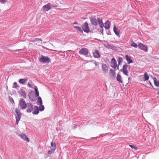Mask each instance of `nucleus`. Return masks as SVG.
I'll return each mask as SVG.
<instances>
[{
  "mask_svg": "<svg viewBox=\"0 0 159 159\" xmlns=\"http://www.w3.org/2000/svg\"><path fill=\"white\" fill-rule=\"evenodd\" d=\"M98 21L101 28H103L104 27L106 29L110 28L111 23L109 21L107 20L103 24L102 19L98 18Z\"/></svg>",
  "mask_w": 159,
  "mask_h": 159,
  "instance_id": "obj_1",
  "label": "nucleus"
},
{
  "mask_svg": "<svg viewBox=\"0 0 159 159\" xmlns=\"http://www.w3.org/2000/svg\"><path fill=\"white\" fill-rule=\"evenodd\" d=\"M39 61L42 63H48L50 61V60L47 57L42 56L40 58H39Z\"/></svg>",
  "mask_w": 159,
  "mask_h": 159,
  "instance_id": "obj_2",
  "label": "nucleus"
},
{
  "mask_svg": "<svg viewBox=\"0 0 159 159\" xmlns=\"http://www.w3.org/2000/svg\"><path fill=\"white\" fill-rule=\"evenodd\" d=\"M15 111L17 115V117H16V123L17 125H18L19 121L20 119L21 114L20 113V111L17 108H16L15 109Z\"/></svg>",
  "mask_w": 159,
  "mask_h": 159,
  "instance_id": "obj_3",
  "label": "nucleus"
},
{
  "mask_svg": "<svg viewBox=\"0 0 159 159\" xmlns=\"http://www.w3.org/2000/svg\"><path fill=\"white\" fill-rule=\"evenodd\" d=\"M19 105L20 108L23 110L25 109L27 107V104L23 99H21L19 101Z\"/></svg>",
  "mask_w": 159,
  "mask_h": 159,
  "instance_id": "obj_4",
  "label": "nucleus"
},
{
  "mask_svg": "<svg viewBox=\"0 0 159 159\" xmlns=\"http://www.w3.org/2000/svg\"><path fill=\"white\" fill-rule=\"evenodd\" d=\"M138 46L139 48L141 50L145 52L148 51L147 47L143 43H139L138 45Z\"/></svg>",
  "mask_w": 159,
  "mask_h": 159,
  "instance_id": "obj_5",
  "label": "nucleus"
},
{
  "mask_svg": "<svg viewBox=\"0 0 159 159\" xmlns=\"http://www.w3.org/2000/svg\"><path fill=\"white\" fill-rule=\"evenodd\" d=\"M101 68L104 73L106 74L109 71L108 67L106 64H102Z\"/></svg>",
  "mask_w": 159,
  "mask_h": 159,
  "instance_id": "obj_6",
  "label": "nucleus"
},
{
  "mask_svg": "<svg viewBox=\"0 0 159 159\" xmlns=\"http://www.w3.org/2000/svg\"><path fill=\"white\" fill-rule=\"evenodd\" d=\"M82 28L84 32L88 33L89 31V29L88 26V25L87 22H85L82 25Z\"/></svg>",
  "mask_w": 159,
  "mask_h": 159,
  "instance_id": "obj_7",
  "label": "nucleus"
},
{
  "mask_svg": "<svg viewBox=\"0 0 159 159\" xmlns=\"http://www.w3.org/2000/svg\"><path fill=\"white\" fill-rule=\"evenodd\" d=\"M88 49L86 48H82L79 52L80 54L85 56H87L88 55Z\"/></svg>",
  "mask_w": 159,
  "mask_h": 159,
  "instance_id": "obj_8",
  "label": "nucleus"
},
{
  "mask_svg": "<svg viewBox=\"0 0 159 159\" xmlns=\"http://www.w3.org/2000/svg\"><path fill=\"white\" fill-rule=\"evenodd\" d=\"M51 4L50 3H48L47 4L44 5L42 7L43 11H47L51 8Z\"/></svg>",
  "mask_w": 159,
  "mask_h": 159,
  "instance_id": "obj_9",
  "label": "nucleus"
},
{
  "mask_svg": "<svg viewBox=\"0 0 159 159\" xmlns=\"http://www.w3.org/2000/svg\"><path fill=\"white\" fill-rule=\"evenodd\" d=\"M128 66L127 65H124L122 68L121 70L123 73L126 75H128V70H127Z\"/></svg>",
  "mask_w": 159,
  "mask_h": 159,
  "instance_id": "obj_10",
  "label": "nucleus"
},
{
  "mask_svg": "<svg viewBox=\"0 0 159 159\" xmlns=\"http://www.w3.org/2000/svg\"><path fill=\"white\" fill-rule=\"evenodd\" d=\"M111 66L114 69H116L117 67L116 61L115 59L114 58L111 59Z\"/></svg>",
  "mask_w": 159,
  "mask_h": 159,
  "instance_id": "obj_11",
  "label": "nucleus"
},
{
  "mask_svg": "<svg viewBox=\"0 0 159 159\" xmlns=\"http://www.w3.org/2000/svg\"><path fill=\"white\" fill-rule=\"evenodd\" d=\"M91 23L95 25H98V20L94 16H91L90 18Z\"/></svg>",
  "mask_w": 159,
  "mask_h": 159,
  "instance_id": "obj_12",
  "label": "nucleus"
},
{
  "mask_svg": "<svg viewBox=\"0 0 159 159\" xmlns=\"http://www.w3.org/2000/svg\"><path fill=\"white\" fill-rule=\"evenodd\" d=\"M109 75L110 78L112 79L114 78L116 76V73L113 70L111 69L109 72Z\"/></svg>",
  "mask_w": 159,
  "mask_h": 159,
  "instance_id": "obj_13",
  "label": "nucleus"
},
{
  "mask_svg": "<svg viewBox=\"0 0 159 159\" xmlns=\"http://www.w3.org/2000/svg\"><path fill=\"white\" fill-rule=\"evenodd\" d=\"M27 106V112H31L33 110V105L30 103H28Z\"/></svg>",
  "mask_w": 159,
  "mask_h": 159,
  "instance_id": "obj_14",
  "label": "nucleus"
},
{
  "mask_svg": "<svg viewBox=\"0 0 159 159\" xmlns=\"http://www.w3.org/2000/svg\"><path fill=\"white\" fill-rule=\"evenodd\" d=\"M93 57L95 58H98L100 57V54L98 51L95 50L93 52Z\"/></svg>",
  "mask_w": 159,
  "mask_h": 159,
  "instance_id": "obj_15",
  "label": "nucleus"
},
{
  "mask_svg": "<svg viewBox=\"0 0 159 159\" xmlns=\"http://www.w3.org/2000/svg\"><path fill=\"white\" fill-rule=\"evenodd\" d=\"M20 138L24 141H26L29 142V139L27 137V136L24 134H21L20 135Z\"/></svg>",
  "mask_w": 159,
  "mask_h": 159,
  "instance_id": "obj_16",
  "label": "nucleus"
},
{
  "mask_svg": "<svg viewBox=\"0 0 159 159\" xmlns=\"http://www.w3.org/2000/svg\"><path fill=\"white\" fill-rule=\"evenodd\" d=\"M51 149L54 151L56 148V146L55 142L52 141L51 143Z\"/></svg>",
  "mask_w": 159,
  "mask_h": 159,
  "instance_id": "obj_17",
  "label": "nucleus"
},
{
  "mask_svg": "<svg viewBox=\"0 0 159 159\" xmlns=\"http://www.w3.org/2000/svg\"><path fill=\"white\" fill-rule=\"evenodd\" d=\"M125 58L126 60L127 63L128 64L132 63L133 61L131 59L130 57L128 55H126L125 56Z\"/></svg>",
  "mask_w": 159,
  "mask_h": 159,
  "instance_id": "obj_18",
  "label": "nucleus"
},
{
  "mask_svg": "<svg viewBox=\"0 0 159 159\" xmlns=\"http://www.w3.org/2000/svg\"><path fill=\"white\" fill-rule=\"evenodd\" d=\"M19 93H20L21 96H23L24 98H26V93L24 90L21 89L20 90Z\"/></svg>",
  "mask_w": 159,
  "mask_h": 159,
  "instance_id": "obj_19",
  "label": "nucleus"
},
{
  "mask_svg": "<svg viewBox=\"0 0 159 159\" xmlns=\"http://www.w3.org/2000/svg\"><path fill=\"white\" fill-rule=\"evenodd\" d=\"M39 113L38 108L36 106L34 107V111L32 112L33 114H37Z\"/></svg>",
  "mask_w": 159,
  "mask_h": 159,
  "instance_id": "obj_20",
  "label": "nucleus"
},
{
  "mask_svg": "<svg viewBox=\"0 0 159 159\" xmlns=\"http://www.w3.org/2000/svg\"><path fill=\"white\" fill-rule=\"evenodd\" d=\"M29 96L30 99L32 101L34 100V96L33 92H30L29 94Z\"/></svg>",
  "mask_w": 159,
  "mask_h": 159,
  "instance_id": "obj_21",
  "label": "nucleus"
},
{
  "mask_svg": "<svg viewBox=\"0 0 159 159\" xmlns=\"http://www.w3.org/2000/svg\"><path fill=\"white\" fill-rule=\"evenodd\" d=\"M116 80L119 83H122L123 81L121 76L119 74L117 75L116 77Z\"/></svg>",
  "mask_w": 159,
  "mask_h": 159,
  "instance_id": "obj_22",
  "label": "nucleus"
},
{
  "mask_svg": "<svg viewBox=\"0 0 159 159\" xmlns=\"http://www.w3.org/2000/svg\"><path fill=\"white\" fill-rule=\"evenodd\" d=\"M113 30L116 34L118 35L119 34L120 31L118 30V28L116 27L115 25L114 26Z\"/></svg>",
  "mask_w": 159,
  "mask_h": 159,
  "instance_id": "obj_23",
  "label": "nucleus"
},
{
  "mask_svg": "<svg viewBox=\"0 0 159 159\" xmlns=\"http://www.w3.org/2000/svg\"><path fill=\"white\" fill-rule=\"evenodd\" d=\"M27 80V79H20L19 80V82L20 83L22 84H24Z\"/></svg>",
  "mask_w": 159,
  "mask_h": 159,
  "instance_id": "obj_24",
  "label": "nucleus"
},
{
  "mask_svg": "<svg viewBox=\"0 0 159 159\" xmlns=\"http://www.w3.org/2000/svg\"><path fill=\"white\" fill-rule=\"evenodd\" d=\"M143 80L144 81L148 80L149 78V76L147 72H145L144 75Z\"/></svg>",
  "mask_w": 159,
  "mask_h": 159,
  "instance_id": "obj_25",
  "label": "nucleus"
},
{
  "mask_svg": "<svg viewBox=\"0 0 159 159\" xmlns=\"http://www.w3.org/2000/svg\"><path fill=\"white\" fill-rule=\"evenodd\" d=\"M153 80L155 85L159 87V82L157 80V79L156 78H153Z\"/></svg>",
  "mask_w": 159,
  "mask_h": 159,
  "instance_id": "obj_26",
  "label": "nucleus"
},
{
  "mask_svg": "<svg viewBox=\"0 0 159 159\" xmlns=\"http://www.w3.org/2000/svg\"><path fill=\"white\" fill-rule=\"evenodd\" d=\"M74 28L77 31L82 32V30L80 27L78 26H74Z\"/></svg>",
  "mask_w": 159,
  "mask_h": 159,
  "instance_id": "obj_27",
  "label": "nucleus"
},
{
  "mask_svg": "<svg viewBox=\"0 0 159 159\" xmlns=\"http://www.w3.org/2000/svg\"><path fill=\"white\" fill-rule=\"evenodd\" d=\"M34 90L35 92L36 96L39 97V93L38 91L37 87L36 86L34 87Z\"/></svg>",
  "mask_w": 159,
  "mask_h": 159,
  "instance_id": "obj_28",
  "label": "nucleus"
},
{
  "mask_svg": "<svg viewBox=\"0 0 159 159\" xmlns=\"http://www.w3.org/2000/svg\"><path fill=\"white\" fill-rule=\"evenodd\" d=\"M131 46L135 48H137L138 46V45L136 43H135L134 41H132V43L131 44Z\"/></svg>",
  "mask_w": 159,
  "mask_h": 159,
  "instance_id": "obj_29",
  "label": "nucleus"
},
{
  "mask_svg": "<svg viewBox=\"0 0 159 159\" xmlns=\"http://www.w3.org/2000/svg\"><path fill=\"white\" fill-rule=\"evenodd\" d=\"M34 41L35 42H40V43H42V40H41L40 39H38V38H35V39Z\"/></svg>",
  "mask_w": 159,
  "mask_h": 159,
  "instance_id": "obj_30",
  "label": "nucleus"
},
{
  "mask_svg": "<svg viewBox=\"0 0 159 159\" xmlns=\"http://www.w3.org/2000/svg\"><path fill=\"white\" fill-rule=\"evenodd\" d=\"M129 146L131 147L132 149H134L135 150H137L138 149V148L136 146H134L132 145H129Z\"/></svg>",
  "mask_w": 159,
  "mask_h": 159,
  "instance_id": "obj_31",
  "label": "nucleus"
},
{
  "mask_svg": "<svg viewBox=\"0 0 159 159\" xmlns=\"http://www.w3.org/2000/svg\"><path fill=\"white\" fill-rule=\"evenodd\" d=\"M38 102L39 103L40 105H42V101L41 97H39L38 99Z\"/></svg>",
  "mask_w": 159,
  "mask_h": 159,
  "instance_id": "obj_32",
  "label": "nucleus"
},
{
  "mask_svg": "<svg viewBox=\"0 0 159 159\" xmlns=\"http://www.w3.org/2000/svg\"><path fill=\"white\" fill-rule=\"evenodd\" d=\"M39 107V111H43L44 110V106L43 105H42V104Z\"/></svg>",
  "mask_w": 159,
  "mask_h": 159,
  "instance_id": "obj_33",
  "label": "nucleus"
},
{
  "mask_svg": "<svg viewBox=\"0 0 159 159\" xmlns=\"http://www.w3.org/2000/svg\"><path fill=\"white\" fill-rule=\"evenodd\" d=\"M107 48H109L113 49L115 48V47L112 44L111 45H107Z\"/></svg>",
  "mask_w": 159,
  "mask_h": 159,
  "instance_id": "obj_34",
  "label": "nucleus"
},
{
  "mask_svg": "<svg viewBox=\"0 0 159 159\" xmlns=\"http://www.w3.org/2000/svg\"><path fill=\"white\" fill-rule=\"evenodd\" d=\"M13 85L14 86L13 87V88H16L18 87L17 83L16 82H14L13 83Z\"/></svg>",
  "mask_w": 159,
  "mask_h": 159,
  "instance_id": "obj_35",
  "label": "nucleus"
},
{
  "mask_svg": "<svg viewBox=\"0 0 159 159\" xmlns=\"http://www.w3.org/2000/svg\"><path fill=\"white\" fill-rule=\"evenodd\" d=\"M54 151V150H49L48 152V154H51L53 153Z\"/></svg>",
  "mask_w": 159,
  "mask_h": 159,
  "instance_id": "obj_36",
  "label": "nucleus"
},
{
  "mask_svg": "<svg viewBox=\"0 0 159 159\" xmlns=\"http://www.w3.org/2000/svg\"><path fill=\"white\" fill-rule=\"evenodd\" d=\"M7 0H0V2L2 4H4L6 2Z\"/></svg>",
  "mask_w": 159,
  "mask_h": 159,
  "instance_id": "obj_37",
  "label": "nucleus"
},
{
  "mask_svg": "<svg viewBox=\"0 0 159 159\" xmlns=\"http://www.w3.org/2000/svg\"><path fill=\"white\" fill-rule=\"evenodd\" d=\"M28 86H29V87L30 88H31L32 87V86H31V84H30V83H28Z\"/></svg>",
  "mask_w": 159,
  "mask_h": 159,
  "instance_id": "obj_38",
  "label": "nucleus"
},
{
  "mask_svg": "<svg viewBox=\"0 0 159 159\" xmlns=\"http://www.w3.org/2000/svg\"><path fill=\"white\" fill-rule=\"evenodd\" d=\"M73 24H74H74L77 25V24H78V23H77V22H74V23H73Z\"/></svg>",
  "mask_w": 159,
  "mask_h": 159,
  "instance_id": "obj_39",
  "label": "nucleus"
},
{
  "mask_svg": "<svg viewBox=\"0 0 159 159\" xmlns=\"http://www.w3.org/2000/svg\"><path fill=\"white\" fill-rule=\"evenodd\" d=\"M94 64L96 66H98V64L97 63V62H95V63H94Z\"/></svg>",
  "mask_w": 159,
  "mask_h": 159,
  "instance_id": "obj_40",
  "label": "nucleus"
},
{
  "mask_svg": "<svg viewBox=\"0 0 159 159\" xmlns=\"http://www.w3.org/2000/svg\"><path fill=\"white\" fill-rule=\"evenodd\" d=\"M150 84L151 85H152L151 83V82H150Z\"/></svg>",
  "mask_w": 159,
  "mask_h": 159,
  "instance_id": "obj_41",
  "label": "nucleus"
},
{
  "mask_svg": "<svg viewBox=\"0 0 159 159\" xmlns=\"http://www.w3.org/2000/svg\"><path fill=\"white\" fill-rule=\"evenodd\" d=\"M118 63H120L119 61H118Z\"/></svg>",
  "mask_w": 159,
  "mask_h": 159,
  "instance_id": "obj_42",
  "label": "nucleus"
}]
</instances>
